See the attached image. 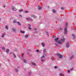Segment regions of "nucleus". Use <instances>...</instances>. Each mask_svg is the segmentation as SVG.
<instances>
[{"mask_svg":"<svg viewBox=\"0 0 76 76\" xmlns=\"http://www.w3.org/2000/svg\"><path fill=\"white\" fill-rule=\"evenodd\" d=\"M58 38L57 37L55 39V41H56V42H57L58 44H62V42H64V41H65V39L64 38H62L61 40H58Z\"/></svg>","mask_w":76,"mask_h":76,"instance_id":"f257e3e1","label":"nucleus"},{"mask_svg":"<svg viewBox=\"0 0 76 76\" xmlns=\"http://www.w3.org/2000/svg\"><path fill=\"white\" fill-rule=\"evenodd\" d=\"M67 25H68V24L67 23H66V24L65 26H66V27L64 28V34L65 35H66V34H67Z\"/></svg>","mask_w":76,"mask_h":76,"instance_id":"f03ea898","label":"nucleus"},{"mask_svg":"<svg viewBox=\"0 0 76 76\" xmlns=\"http://www.w3.org/2000/svg\"><path fill=\"white\" fill-rule=\"evenodd\" d=\"M57 56H58L60 58H63V56L60 55V54H57Z\"/></svg>","mask_w":76,"mask_h":76,"instance_id":"7ed1b4c3","label":"nucleus"},{"mask_svg":"<svg viewBox=\"0 0 76 76\" xmlns=\"http://www.w3.org/2000/svg\"><path fill=\"white\" fill-rule=\"evenodd\" d=\"M12 9L13 11H16V8H15V7H12Z\"/></svg>","mask_w":76,"mask_h":76,"instance_id":"20e7f679","label":"nucleus"},{"mask_svg":"<svg viewBox=\"0 0 76 76\" xmlns=\"http://www.w3.org/2000/svg\"><path fill=\"white\" fill-rule=\"evenodd\" d=\"M66 46L67 48H69V43H68L66 44Z\"/></svg>","mask_w":76,"mask_h":76,"instance_id":"39448f33","label":"nucleus"},{"mask_svg":"<svg viewBox=\"0 0 76 76\" xmlns=\"http://www.w3.org/2000/svg\"><path fill=\"white\" fill-rule=\"evenodd\" d=\"M12 29L13 31L14 32H16V29H15V28H12Z\"/></svg>","mask_w":76,"mask_h":76,"instance_id":"423d86ee","label":"nucleus"},{"mask_svg":"<svg viewBox=\"0 0 76 76\" xmlns=\"http://www.w3.org/2000/svg\"><path fill=\"white\" fill-rule=\"evenodd\" d=\"M22 60L24 63H26V62H27V61L26 60H24L23 59H22Z\"/></svg>","mask_w":76,"mask_h":76,"instance_id":"0eeeda50","label":"nucleus"},{"mask_svg":"<svg viewBox=\"0 0 76 76\" xmlns=\"http://www.w3.org/2000/svg\"><path fill=\"white\" fill-rule=\"evenodd\" d=\"M6 52L7 54L8 53H9V50L7 49V50L6 51Z\"/></svg>","mask_w":76,"mask_h":76,"instance_id":"6e6552de","label":"nucleus"},{"mask_svg":"<svg viewBox=\"0 0 76 76\" xmlns=\"http://www.w3.org/2000/svg\"><path fill=\"white\" fill-rule=\"evenodd\" d=\"M31 18H26V20H27L29 21L30 20H31Z\"/></svg>","mask_w":76,"mask_h":76,"instance_id":"1a4fd4ad","label":"nucleus"},{"mask_svg":"<svg viewBox=\"0 0 76 76\" xmlns=\"http://www.w3.org/2000/svg\"><path fill=\"white\" fill-rule=\"evenodd\" d=\"M17 23H18V25H19V26H20V25H21V24H20V22H18Z\"/></svg>","mask_w":76,"mask_h":76,"instance_id":"9d476101","label":"nucleus"},{"mask_svg":"<svg viewBox=\"0 0 76 76\" xmlns=\"http://www.w3.org/2000/svg\"><path fill=\"white\" fill-rule=\"evenodd\" d=\"M32 64L33 66H36V64L34 63H31Z\"/></svg>","mask_w":76,"mask_h":76,"instance_id":"9b49d317","label":"nucleus"},{"mask_svg":"<svg viewBox=\"0 0 76 76\" xmlns=\"http://www.w3.org/2000/svg\"><path fill=\"white\" fill-rule=\"evenodd\" d=\"M42 47H44V46L45 45L44 43H42Z\"/></svg>","mask_w":76,"mask_h":76,"instance_id":"f8f14e48","label":"nucleus"},{"mask_svg":"<svg viewBox=\"0 0 76 76\" xmlns=\"http://www.w3.org/2000/svg\"><path fill=\"white\" fill-rule=\"evenodd\" d=\"M38 9L39 10H41L42 9V7H40V6H39L38 7Z\"/></svg>","mask_w":76,"mask_h":76,"instance_id":"ddd939ff","label":"nucleus"},{"mask_svg":"<svg viewBox=\"0 0 76 76\" xmlns=\"http://www.w3.org/2000/svg\"><path fill=\"white\" fill-rule=\"evenodd\" d=\"M53 12L54 13H55L56 12V10H53Z\"/></svg>","mask_w":76,"mask_h":76,"instance_id":"4468645a","label":"nucleus"},{"mask_svg":"<svg viewBox=\"0 0 76 76\" xmlns=\"http://www.w3.org/2000/svg\"><path fill=\"white\" fill-rule=\"evenodd\" d=\"M59 31H61V30H63V28H60L58 29Z\"/></svg>","mask_w":76,"mask_h":76,"instance_id":"2eb2a0df","label":"nucleus"},{"mask_svg":"<svg viewBox=\"0 0 76 76\" xmlns=\"http://www.w3.org/2000/svg\"><path fill=\"white\" fill-rule=\"evenodd\" d=\"M23 10H19L18 11V12H22V11H23Z\"/></svg>","mask_w":76,"mask_h":76,"instance_id":"dca6fc26","label":"nucleus"},{"mask_svg":"<svg viewBox=\"0 0 76 76\" xmlns=\"http://www.w3.org/2000/svg\"><path fill=\"white\" fill-rule=\"evenodd\" d=\"M30 16L31 17L34 18V17L35 16V15L33 14H31L30 15Z\"/></svg>","mask_w":76,"mask_h":76,"instance_id":"f3484780","label":"nucleus"},{"mask_svg":"<svg viewBox=\"0 0 76 76\" xmlns=\"http://www.w3.org/2000/svg\"><path fill=\"white\" fill-rule=\"evenodd\" d=\"M14 20V21L13 22V23H17V21L14 20Z\"/></svg>","mask_w":76,"mask_h":76,"instance_id":"a211bd4d","label":"nucleus"},{"mask_svg":"<svg viewBox=\"0 0 76 76\" xmlns=\"http://www.w3.org/2000/svg\"><path fill=\"white\" fill-rule=\"evenodd\" d=\"M2 49L3 50H5V48L4 47H2Z\"/></svg>","mask_w":76,"mask_h":76,"instance_id":"6ab92c4d","label":"nucleus"},{"mask_svg":"<svg viewBox=\"0 0 76 76\" xmlns=\"http://www.w3.org/2000/svg\"><path fill=\"white\" fill-rule=\"evenodd\" d=\"M43 52L44 53H46V49H44L43 50Z\"/></svg>","mask_w":76,"mask_h":76,"instance_id":"aec40b11","label":"nucleus"},{"mask_svg":"<svg viewBox=\"0 0 76 76\" xmlns=\"http://www.w3.org/2000/svg\"><path fill=\"white\" fill-rule=\"evenodd\" d=\"M13 55L14 56V57L15 58H16V55H15V53H13Z\"/></svg>","mask_w":76,"mask_h":76,"instance_id":"412c9836","label":"nucleus"},{"mask_svg":"<svg viewBox=\"0 0 76 76\" xmlns=\"http://www.w3.org/2000/svg\"><path fill=\"white\" fill-rule=\"evenodd\" d=\"M20 32L21 33H22L23 34H24L25 33V31H23L22 30H21L20 31Z\"/></svg>","mask_w":76,"mask_h":76,"instance_id":"4be33fe9","label":"nucleus"},{"mask_svg":"<svg viewBox=\"0 0 76 76\" xmlns=\"http://www.w3.org/2000/svg\"><path fill=\"white\" fill-rule=\"evenodd\" d=\"M15 71L16 72H19V71L17 69H15Z\"/></svg>","mask_w":76,"mask_h":76,"instance_id":"5701e85b","label":"nucleus"},{"mask_svg":"<svg viewBox=\"0 0 76 76\" xmlns=\"http://www.w3.org/2000/svg\"><path fill=\"white\" fill-rule=\"evenodd\" d=\"M45 58V56H44L43 55L42 56H41V58Z\"/></svg>","mask_w":76,"mask_h":76,"instance_id":"b1692460","label":"nucleus"},{"mask_svg":"<svg viewBox=\"0 0 76 76\" xmlns=\"http://www.w3.org/2000/svg\"><path fill=\"white\" fill-rule=\"evenodd\" d=\"M72 37L74 38H75V35L74 34H72Z\"/></svg>","mask_w":76,"mask_h":76,"instance_id":"393cba45","label":"nucleus"},{"mask_svg":"<svg viewBox=\"0 0 76 76\" xmlns=\"http://www.w3.org/2000/svg\"><path fill=\"white\" fill-rule=\"evenodd\" d=\"M60 76H63V74L62 73H61L59 74Z\"/></svg>","mask_w":76,"mask_h":76,"instance_id":"a878e982","label":"nucleus"},{"mask_svg":"<svg viewBox=\"0 0 76 76\" xmlns=\"http://www.w3.org/2000/svg\"><path fill=\"white\" fill-rule=\"evenodd\" d=\"M28 35H26L25 36V38H28Z\"/></svg>","mask_w":76,"mask_h":76,"instance_id":"bb28decb","label":"nucleus"},{"mask_svg":"<svg viewBox=\"0 0 76 76\" xmlns=\"http://www.w3.org/2000/svg\"><path fill=\"white\" fill-rule=\"evenodd\" d=\"M33 18H34V19H37V16L35 15L34 16Z\"/></svg>","mask_w":76,"mask_h":76,"instance_id":"cd10ccee","label":"nucleus"},{"mask_svg":"<svg viewBox=\"0 0 76 76\" xmlns=\"http://www.w3.org/2000/svg\"><path fill=\"white\" fill-rule=\"evenodd\" d=\"M74 57V56H72L70 58V59H72V58H73Z\"/></svg>","mask_w":76,"mask_h":76,"instance_id":"c85d7f7f","label":"nucleus"},{"mask_svg":"<svg viewBox=\"0 0 76 76\" xmlns=\"http://www.w3.org/2000/svg\"><path fill=\"white\" fill-rule=\"evenodd\" d=\"M55 69H58V67L57 66H54Z\"/></svg>","mask_w":76,"mask_h":76,"instance_id":"c756f323","label":"nucleus"},{"mask_svg":"<svg viewBox=\"0 0 76 76\" xmlns=\"http://www.w3.org/2000/svg\"><path fill=\"white\" fill-rule=\"evenodd\" d=\"M6 28L7 29H8L9 27H7V26H6Z\"/></svg>","mask_w":76,"mask_h":76,"instance_id":"7c9ffc66","label":"nucleus"},{"mask_svg":"<svg viewBox=\"0 0 76 76\" xmlns=\"http://www.w3.org/2000/svg\"><path fill=\"white\" fill-rule=\"evenodd\" d=\"M34 29L36 31L37 30V28H34Z\"/></svg>","mask_w":76,"mask_h":76,"instance_id":"2f4dec72","label":"nucleus"},{"mask_svg":"<svg viewBox=\"0 0 76 76\" xmlns=\"http://www.w3.org/2000/svg\"><path fill=\"white\" fill-rule=\"evenodd\" d=\"M23 56H24V53H23L22 54V56H21V57H23Z\"/></svg>","mask_w":76,"mask_h":76,"instance_id":"473e14b6","label":"nucleus"},{"mask_svg":"<svg viewBox=\"0 0 76 76\" xmlns=\"http://www.w3.org/2000/svg\"><path fill=\"white\" fill-rule=\"evenodd\" d=\"M5 35L4 34H3L2 35V36H1V37L2 38H3L4 37V35Z\"/></svg>","mask_w":76,"mask_h":76,"instance_id":"72a5a7b5","label":"nucleus"},{"mask_svg":"<svg viewBox=\"0 0 76 76\" xmlns=\"http://www.w3.org/2000/svg\"><path fill=\"white\" fill-rule=\"evenodd\" d=\"M55 45H56V46H58V45L56 43L55 44Z\"/></svg>","mask_w":76,"mask_h":76,"instance_id":"f704fd0d","label":"nucleus"},{"mask_svg":"<svg viewBox=\"0 0 76 76\" xmlns=\"http://www.w3.org/2000/svg\"><path fill=\"white\" fill-rule=\"evenodd\" d=\"M25 13H28V11H26L25 12Z\"/></svg>","mask_w":76,"mask_h":76,"instance_id":"c9c22d12","label":"nucleus"},{"mask_svg":"<svg viewBox=\"0 0 76 76\" xmlns=\"http://www.w3.org/2000/svg\"><path fill=\"white\" fill-rule=\"evenodd\" d=\"M73 70V68H72L71 69V70L72 71V70Z\"/></svg>","mask_w":76,"mask_h":76,"instance_id":"e433bc0d","label":"nucleus"},{"mask_svg":"<svg viewBox=\"0 0 76 76\" xmlns=\"http://www.w3.org/2000/svg\"><path fill=\"white\" fill-rule=\"evenodd\" d=\"M28 29H30V30H31V28L29 27H28Z\"/></svg>","mask_w":76,"mask_h":76,"instance_id":"4c0bfd02","label":"nucleus"},{"mask_svg":"<svg viewBox=\"0 0 76 76\" xmlns=\"http://www.w3.org/2000/svg\"><path fill=\"white\" fill-rule=\"evenodd\" d=\"M68 73H70V70H68Z\"/></svg>","mask_w":76,"mask_h":76,"instance_id":"58836bf2","label":"nucleus"},{"mask_svg":"<svg viewBox=\"0 0 76 76\" xmlns=\"http://www.w3.org/2000/svg\"><path fill=\"white\" fill-rule=\"evenodd\" d=\"M28 26H30V27H31V24H29L28 25Z\"/></svg>","mask_w":76,"mask_h":76,"instance_id":"ea45409f","label":"nucleus"},{"mask_svg":"<svg viewBox=\"0 0 76 76\" xmlns=\"http://www.w3.org/2000/svg\"><path fill=\"white\" fill-rule=\"evenodd\" d=\"M36 51H37V53H38V52H39V50H36Z\"/></svg>","mask_w":76,"mask_h":76,"instance_id":"a19ab883","label":"nucleus"},{"mask_svg":"<svg viewBox=\"0 0 76 76\" xmlns=\"http://www.w3.org/2000/svg\"><path fill=\"white\" fill-rule=\"evenodd\" d=\"M46 33L47 34V35H48V31H46Z\"/></svg>","mask_w":76,"mask_h":76,"instance_id":"79ce46f5","label":"nucleus"},{"mask_svg":"<svg viewBox=\"0 0 76 76\" xmlns=\"http://www.w3.org/2000/svg\"><path fill=\"white\" fill-rule=\"evenodd\" d=\"M61 9H62V10H64V8L62 7L61 8Z\"/></svg>","mask_w":76,"mask_h":76,"instance_id":"37998d69","label":"nucleus"},{"mask_svg":"<svg viewBox=\"0 0 76 76\" xmlns=\"http://www.w3.org/2000/svg\"><path fill=\"white\" fill-rule=\"evenodd\" d=\"M14 53H13L12 52L10 53V54H13Z\"/></svg>","mask_w":76,"mask_h":76,"instance_id":"c03bdc74","label":"nucleus"},{"mask_svg":"<svg viewBox=\"0 0 76 76\" xmlns=\"http://www.w3.org/2000/svg\"><path fill=\"white\" fill-rule=\"evenodd\" d=\"M42 61H44V59H42L41 60Z\"/></svg>","mask_w":76,"mask_h":76,"instance_id":"a18cd8bd","label":"nucleus"},{"mask_svg":"<svg viewBox=\"0 0 76 76\" xmlns=\"http://www.w3.org/2000/svg\"><path fill=\"white\" fill-rule=\"evenodd\" d=\"M53 57H51V60H53Z\"/></svg>","mask_w":76,"mask_h":76,"instance_id":"49530a36","label":"nucleus"},{"mask_svg":"<svg viewBox=\"0 0 76 76\" xmlns=\"http://www.w3.org/2000/svg\"><path fill=\"white\" fill-rule=\"evenodd\" d=\"M20 17H22V15H20Z\"/></svg>","mask_w":76,"mask_h":76,"instance_id":"de8ad7c7","label":"nucleus"},{"mask_svg":"<svg viewBox=\"0 0 76 76\" xmlns=\"http://www.w3.org/2000/svg\"><path fill=\"white\" fill-rule=\"evenodd\" d=\"M44 55H45V56H46V54H45Z\"/></svg>","mask_w":76,"mask_h":76,"instance_id":"09e8293b","label":"nucleus"},{"mask_svg":"<svg viewBox=\"0 0 76 76\" xmlns=\"http://www.w3.org/2000/svg\"><path fill=\"white\" fill-rule=\"evenodd\" d=\"M4 7H5V6H4Z\"/></svg>","mask_w":76,"mask_h":76,"instance_id":"8fccbe9b","label":"nucleus"},{"mask_svg":"<svg viewBox=\"0 0 76 76\" xmlns=\"http://www.w3.org/2000/svg\"><path fill=\"white\" fill-rule=\"evenodd\" d=\"M16 51H17V50L16 49Z\"/></svg>","mask_w":76,"mask_h":76,"instance_id":"3c124183","label":"nucleus"},{"mask_svg":"<svg viewBox=\"0 0 76 76\" xmlns=\"http://www.w3.org/2000/svg\"><path fill=\"white\" fill-rule=\"evenodd\" d=\"M8 61H9V60H8Z\"/></svg>","mask_w":76,"mask_h":76,"instance_id":"603ef678","label":"nucleus"},{"mask_svg":"<svg viewBox=\"0 0 76 76\" xmlns=\"http://www.w3.org/2000/svg\"><path fill=\"white\" fill-rule=\"evenodd\" d=\"M12 19H14V18H12Z\"/></svg>","mask_w":76,"mask_h":76,"instance_id":"864d4df0","label":"nucleus"},{"mask_svg":"<svg viewBox=\"0 0 76 76\" xmlns=\"http://www.w3.org/2000/svg\"><path fill=\"white\" fill-rule=\"evenodd\" d=\"M1 20V19L0 18V20Z\"/></svg>","mask_w":76,"mask_h":76,"instance_id":"5fc2aeb1","label":"nucleus"},{"mask_svg":"<svg viewBox=\"0 0 76 76\" xmlns=\"http://www.w3.org/2000/svg\"><path fill=\"white\" fill-rule=\"evenodd\" d=\"M1 66V64H0V66Z\"/></svg>","mask_w":76,"mask_h":76,"instance_id":"6e6d98bb","label":"nucleus"},{"mask_svg":"<svg viewBox=\"0 0 76 76\" xmlns=\"http://www.w3.org/2000/svg\"><path fill=\"white\" fill-rule=\"evenodd\" d=\"M31 73V72H30V74Z\"/></svg>","mask_w":76,"mask_h":76,"instance_id":"4d7b16f0","label":"nucleus"}]
</instances>
